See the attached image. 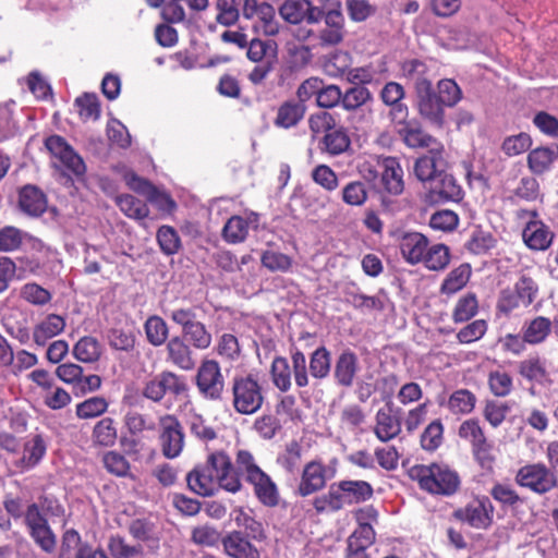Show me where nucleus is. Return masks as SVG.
<instances>
[{
	"instance_id": "obj_1",
	"label": "nucleus",
	"mask_w": 558,
	"mask_h": 558,
	"mask_svg": "<svg viewBox=\"0 0 558 558\" xmlns=\"http://www.w3.org/2000/svg\"><path fill=\"white\" fill-rule=\"evenodd\" d=\"M373 496V487L365 481H340L329 486L326 494L316 497L313 506L318 513L336 512L345 506L360 504Z\"/></svg>"
},
{
	"instance_id": "obj_2",
	"label": "nucleus",
	"mask_w": 558,
	"mask_h": 558,
	"mask_svg": "<svg viewBox=\"0 0 558 558\" xmlns=\"http://www.w3.org/2000/svg\"><path fill=\"white\" fill-rule=\"evenodd\" d=\"M409 476L416 481L420 488L432 494L450 496L460 486L458 474L446 465L417 464L409 470Z\"/></svg>"
},
{
	"instance_id": "obj_3",
	"label": "nucleus",
	"mask_w": 558,
	"mask_h": 558,
	"mask_svg": "<svg viewBox=\"0 0 558 558\" xmlns=\"http://www.w3.org/2000/svg\"><path fill=\"white\" fill-rule=\"evenodd\" d=\"M231 392L232 407L239 414H254L264 403L263 386L251 374L234 376L231 383Z\"/></svg>"
},
{
	"instance_id": "obj_4",
	"label": "nucleus",
	"mask_w": 558,
	"mask_h": 558,
	"mask_svg": "<svg viewBox=\"0 0 558 558\" xmlns=\"http://www.w3.org/2000/svg\"><path fill=\"white\" fill-rule=\"evenodd\" d=\"M538 294V286L535 280L525 275H520L513 287H507L500 290L496 308L498 312L509 315L520 306H530Z\"/></svg>"
},
{
	"instance_id": "obj_5",
	"label": "nucleus",
	"mask_w": 558,
	"mask_h": 558,
	"mask_svg": "<svg viewBox=\"0 0 558 558\" xmlns=\"http://www.w3.org/2000/svg\"><path fill=\"white\" fill-rule=\"evenodd\" d=\"M514 482L536 495H545L558 487V475L543 462L527 463L517 471Z\"/></svg>"
},
{
	"instance_id": "obj_6",
	"label": "nucleus",
	"mask_w": 558,
	"mask_h": 558,
	"mask_svg": "<svg viewBox=\"0 0 558 558\" xmlns=\"http://www.w3.org/2000/svg\"><path fill=\"white\" fill-rule=\"evenodd\" d=\"M458 436L471 445L472 453L482 468L492 469L495 461L494 446L487 439L478 420L463 421L458 428Z\"/></svg>"
},
{
	"instance_id": "obj_7",
	"label": "nucleus",
	"mask_w": 558,
	"mask_h": 558,
	"mask_svg": "<svg viewBox=\"0 0 558 558\" xmlns=\"http://www.w3.org/2000/svg\"><path fill=\"white\" fill-rule=\"evenodd\" d=\"M195 384L201 396L210 401L221 400L225 377L216 360H203L195 375Z\"/></svg>"
},
{
	"instance_id": "obj_8",
	"label": "nucleus",
	"mask_w": 558,
	"mask_h": 558,
	"mask_svg": "<svg viewBox=\"0 0 558 558\" xmlns=\"http://www.w3.org/2000/svg\"><path fill=\"white\" fill-rule=\"evenodd\" d=\"M187 390L189 387L183 377L173 372L163 371L144 384L142 395L153 402H160L167 392L178 397L186 393Z\"/></svg>"
},
{
	"instance_id": "obj_9",
	"label": "nucleus",
	"mask_w": 558,
	"mask_h": 558,
	"mask_svg": "<svg viewBox=\"0 0 558 558\" xmlns=\"http://www.w3.org/2000/svg\"><path fill=\"white\" fill-rule=\"evenodd\" d=\"M495 508L488 497L472 499L465 507L454 511V517L475 529H487L494 520Z\"/></svg>"
},
{
	"instance_id": "obj_10",
	"label": "nucleus",
	"mask_w": 558,
	"mask_h": 558,
	"mask_svg": "<svg viewBox=\"0 0 558 558\" xmlns=\"http://www.w3.org/2000/svg\"><path fill=\"white\" fill-rule=\"evenodd\" d=\"M368 517L375 513L373 508L365 511L357 512V520L360 524L357 529L349 536L344 558H371L367 554V548L371 547L375 541V531L369 523L362 522L363 514Z\"/></svg>"
},
{
	"instance_id": "obj_11",
	"label": "nucleus",
	"mask_w": 558,
	"mask_h": 558,
	"mask_svg": "<svg viewBox=\"0 0 558 558\" xmlns=\"http://www.w3.org/2000/svg\"><path fill=\"white\" fill-rule=\"evenodd\" d=\"M333 475L335 471L330 470L322 461H310L303 468L296 492L302 497L315 494L325 488L327 482L331 480Z\"/></svg>"
},
{
	"instance_id": "obj_12",
	"label": "nucleus",
	"mask_w": 558,
	"mask_h": 558,
	"mask_svg": "<svg viewBox=\"0 0 558 558\" xmlns=\"http://www.w3.org/2000/svg\"><path fill=\"white\" fill-rule=\"evenodd\" d=\"M45 146L53 158L75 175H82L85 170L83 159L73 150V148L60 135H51L46 138Z\"/></svg>"
},
{
	"instance_id": "obj_13",
	"label": "nucleus",
	"mask_w": 558,
	"mask_h": 558,
	"mask_svg": "<svg viewBox=\"0 0 558 558\" xmlns=\"http://www.w3.org/2000/svg\"><path fill=\"white\" fill-rule=\"evenodd\" d=\"M537 214L532 213V219L526 222L522 231L524 244L532 251H546L553 244L555 233L542 220L536 219Z\"/></svg>"
},
{
	"instance_id": "obj_14",
	"label": "nucleus",
	"mask_w": 558,
	"mask_h": 558,
	"mask_svg": "<svg viewBox=\"0 0 558 558\" xmlns=\"http://www.w3.org/2000/svg\"><path fill=\"white\" fill-rule=\"evenodd\" d=\"M161 449L165 457L169 459L177 458L184 446V434L180 422L172 415H167L161 420Z\"/></svg>"
},
{
	"instance_id": "obj_15",
	"label": "nucleus",
	"mask_w": 558,
	"mask_h": 558,
	"mask_svg": "<svg viewBox=\"0 0 558 558\" xmlns=\"http://www.w3.org/2000/svg\"><path fill=\"white\" fill-rule=\"evenodd\" d=\"M425 187L428 190V198L433 203L459 202L463 197V190L457 180L444 171Z\"/></svg>"
},
{
	"instance_id": "obj_16",
	"label": "nucleus",
	"mask_w": 558,
	"mask_h": 558,
	"mask_svg": "<svg viewBox=\"0 0 558 558\" xmlns=\"http://www.w3.org/2000/svg\"><path fill=\"white\" fill-rule=\"evenodd\" d=\"M166 361L185 372L193 371L196 366L192 347L180 336H174L167 342Z\"/></svg>"
},
{
	"instance_id": "obj_17",
	"label": "nucleus",
	"mask_w": 558,
	"mask_h": 558,
	"mask_svg": "<svg viewBox=\"0 0 558 558\" xmlns=\"http://www.w3.org/2000/svg\"><path fill=\"white\" fill-rule=\"evenodd\" d=\"M242 531H231L221 538L223 553L230 558H259V550Z\"/></svg>"
},
{
	"instance_id": "obj_18",
	"label": "nucleus",
	"mask_w": 558,
	"mask_h": 558,
	"mask_svg": "<svg viewBox=\"0 0 558 558\" xmlns=\"http://www.w3.org/2000/svg\"><path fill=\"white\" fill-rule=\"evenodd\" d=\"M401 429V420L391 404H386L376 412L373 432L380 441L387 442L395 439Z\"/></svg>"
},
{
	"instance_id": "obj_19",
	"label": "nucleus",
	"mask_w": 558,
	"mask_h": 558,
	"mask_svg": "<svg viewBox=\"0 0 558 558\" xmlns=\"http://www.w3.org/2000/svg\"><path fill=\"white\" fill-rule=\"evenodd\" d=\"M417 96V110L421 117L430 123L441 126L444 123L445 105L440 101L433 88L427 90L426 86H421Z\"/></svg>"
},
{
	"instance_id": "obj_20",
	"label": "nucleus",
	"mask_w": 558,
	"mask_h": 558,
	"mask_svg": "<svg viewBox=\"0 0 558 558\" xmlns=\"http://www.w3.org/2000/svg\"><path fill=\"white\" fill-rule=\"evenodd\" d=\"M403 125L399 130V135L408 147L426 148L428 151H437L442 145L435 137L427 134L416 122H401Z\"/></svg>"
},
{
	"instance_id": "obj_21",
	"label": "nucleus",
	"mask_w": 558,
	"mask_h": 558,
	"mask_svg": "<svg viewBox=\"0 0 558 558\" xmlns=\"http://www.w3.org/2000/svg\"><path fill=\"white\" fill-rule=\"evenodd\" d=\"M126 185L134 192L145 196L151 203H158L160 206L172 209L175 203L169 195L160 192L149 181L138 177L135 172H126L124 174Z\"/></svg>"
},
{
	"instance_id": "obj_22",
	"label": "nucleus",
	"mask_w": 558,
	"mask_h": 558,
	"mask_svg": "<svg viewBox=\"0 0 558 558\" xmlns=\"http://www.w3.org/2000/svg\"><path fill=\"white\" fill-rule=\"evenodd\" d=\"M360 372L357 355L350 349L343 350L337 357L333 367V378L338 386L350 388Z\"/></svg>"
},
{
	"instance_id": "obj_23",
	"label": "nucleus",
	"mask_w": 558,
	"mask_h": 558,
	"mask_svg": "<svg viewBox=\"0 0 558 558\" xmlns=\"http://www.w3.org/2000/svg\"><path fill=\"white\" fill-rule=\"evenodd\" d=\"M518 374L529 383L538 385L551 384L547 362L539 354H531L520 361L517 366Z\"/></svg>"
},
{
	"instance_id": "obj_24",
	"label": "nucleus",
	"mask_w": 558,
	"mask_h": 558,
	"mask_svg": "<svg viewBox=\"0 0 558 558\" xmlns=\"http://www.w3.org/2000/svg\"><path fill=\"white\" fill-rule=\"evenodd\" d=\"M381 171V184L391 195H400L404 190L403 170L395 157H378Z\"/></svg>"
},
{
	"instance_id": "obj_25",
	"label": "nucleus",
	"mask_w": 558,
	"mask_h": 558,
	"mask_svg": "<svg viewBox=\"0 0 558 558\" xmlns=\"http://www.w3.org/2000/svg\"><path fill=\"white\" fill-rule=\"evenodd\" d=\"M444 145L437 151H428L427 155L420 157L414 165V173L416 178L429 185L438 174L442 172L445 166Z\"/></svg>"
},
{
	"instance_id": "obj_26",
	"label": "nucleus",
	"mask_w": 558,
	"mask_h": 558,
	"mask_svg": "<svg viewBox=\"0 0 558 558\" xmlns=\"http://www.w3.org/2000/svg\"><path fill=\"white\" fill-rule=\"evenodd\" d=\"M253 486L257 500L266 507H276L279 504V490L276 483L263 470L246 478Z\"/></svg>"
},
{
	"instance_id": "obj_27",
	"label": "nucleus",
	"mask_w": 558,
	"mask_h": 558,
	"mask_svg": "<svg viewBox=\"0 0 558 558\" xmlns=\"http://www.w3.org/2000/svg\"><path fill=\"white\" fill-rule=\"evenodd\" d=\"M428 246V239L420 232L404 233L399 243L404 260L410 265L422 263Z\"/></svg>"
},
{
	"instance_id": "obj_28",
	"label": "nucleus",
	"mask_w": 558,
	"mask_h": 558,
	"mask_svg": "<svg viewBox=\"0 0 558 558\" xmlns=\"http://www.w3.org/2000/svg\"><path fill=\"white\" fill-rule=\"evenodd\" d=\"M305 112V104L294 99L286 100L277 108L274 125L284 130L295 128L303 120Z\"/></svg>"
},
{
	"instance_id": "obj_29",
	"label": "nucleus",
	"mask_w": 558,
	"mask_h": 558,
	"mask_svg": "<svg viewBox=\"0 0 558 558\" xmlns=\"http://www.w3.org/2000/svg\"><path fill=\"white\" fill-rule=\"evenodd\" d=\"M64 328L65 320L62 316L49 314L34 326L32 338L36 345L44 347L50 339L60 335Z\"/></svg>"
},
{
	"instance_id": "obj_30",
	"label": "nucleus",
	"mask_w": 558,
	"mask_h": 558,
	"mask_svg": "<svg viewBox=\"0 0 558 558\" xmlns=\"http://www.w3.org/2000/svg\"><path fill=\"white\" fill-rule=\"evenodd\" d=\"M231 520L235 525L245 531V535L254 541H264L266 538L265 530L262 522L254 517L252 509L243 507H234L230 512Z\"/></svg>"
},
{
	"instance_id": "obj_31",
	"label": "nucleus",
	"mask_w": 558,
	"mask_h": 558,
	"mask_svg": "<svg viewBox=\"0 0 558 558\" xmlns=\"http://www.w3.org/2000/svg\"><path fill=\"white\" fill-rule=\"evenodd\" d=\"M381 100L385 105L391 107L390 116L393 120L402 122L407 119L409 110L401 100L404 97L403 86L397 82L387 83L380 93Z\"/></svg>"
},
{
	"instance_id": "obj_32",
	"label": "nucleus",
	"mask_w": 558,
	"mask_h": 558,
	"mask_svg": "<svg viewBox=\"0 0 558 558\" xmlns=\"http://www.w3.org/2000/svg\"><path fill=\"white\" fill-rule=\"evenodd\" d=\"M20 209L32 217H38L47 208L46 195L34 185H26L19 193Z\"/></svg>"
},
{
	"instance_id": "obj_33",
	"label": "nucleus",
	"mask_w": 558,
	"mask_h": 558,
	"mask_svg": "<svg viewBox=\"0 0 558 558\" xmlns=\"http://www.w3.org/2000/svg\"><path fill=\"white\" fill-rule=\"evenodd\" d=\"M558 158V145L542 146L532 149L527 155V167L535 174L548 171Z\"/></svg>"
},
{
	"instance_id": "obj_34",
	"label": "nucleus",
	"mask_w": 558,
	"mask_h": 558,
	"mask_svg": "<svg viewBox=\"0 0 558 558\" xmlns=\"http://www.w3.org/2000/svg\"><path fill=\"white\" fill-rule=\"evenodd\" d=\"M476 403V397L468 389H458L453 391L447 400L439 401L440 407H445L452 415L470 414Z\"/></svg>"
},
{
	"instance_id": "obj_35",
	"label": "nucleus",
	"mask_w": 558,
	"mask_h": 558,
	"mask_svg": "<svg viewBox=\"0 0 558 558\" xmlns=\"http://www.w3.org/2000/svg\"><path fill=\"white\" fill-rule=\"evenodd\" d=\"M47 450L46 441L39 434L33 435L23 448V454L17 462L22 470H29L36 466L44 458Z\"/></svg>"
},
{
	"instance_id": "obj_36",
	"label": "nucleus",
	"mask_w": 558,
	"mask_h": 558,
	"mask_svg": "<svg viewBox=\"0 0 558 558\" xmlns=\"http://www.w3.org/2000/svg\"><path fill=\"white\" fill-rule=\"evenodd\" d=\"M553 329V323L549 318L537 316L526 322L522 327L524 340L532 345L543 343Z\"/></svg>"
},
{
	"instance_id": "obj_37",
	"label": "nucleus",
	"mask_w": 558,
	"mask_h": 558,
	"mask_svg": "<svg viewBox=\"0 0 558 558\" xmlns=\"http://www.w3.org/2000/svg\"><path fill=\"white\" fill-rule=\"evenodd\" d=\"M189 487L201 496H211L216 490V478L205 466L194 469L186 476Z\"/></svg>"
},
{
	"instance_id": "obj_38",
	"label": "nucleus",
	"mask_w": 558,
	"mask_h": 558,
	"mask_svg": "<svg viewBox=\"0 0 558 558\" xmlns=\"http://www.w3.org/2000/svg\"><path fill=\"white\" fill-rule=\"evenodd\" d=\"M402 74L404 77L413 82L416 94L420 93L421 86H426L427 90L433 88L428 68L420 60L413 59L403 62Z\"/></svg>"
},
{
	"instance_id": "obj_39",
	"label": "nucleus",
	"mask_w": 558,
	"mask_h": 558,
	"mask_svg": "<svg viewBox=\"0 0 558 558\" xmlns=\"http://www.w3.org/2000/svg\"><path fill=\"white\" fill-rule=\"evenodd\" d=\"M472 269L469 264H461L453 268L444 279L440 293L452 295L462 290L471 278Z\"/></svg>"
},
{
	"instance_id": "obj_40",
	"label": "nucleus",
	"mask_w": 558,
	"mask_h": 558,
	"mask_svg": "<svg viewBox=\"0 0 558 558\" xmlns=\"http://www.w3.org/2000/svg\"><path fill=\"white\" fill-rule=\"evenodd\" d=\"M102 347L94 337H83L73 347L74 357L82 363H94L99 360Z\"/></svg>"
},
{
	"instance_id": "obj_41",
	"label": "nucleus",
	"mask_w": 558,
	"mask_h": 558,
	"mask_svg": "<svg viewBox=\"0 0 558 558\" xmlns=\"http://www.w3.org/2000/svg\"><path fill=\"white\" fill-rule=\"evenodd\" d=\"M478 312V301L475 293L469 292L461 296L452 311V320L457 324L473 318Z\"/></svg>"
},
{
	"instance_id": "obj_42",
	"label": "nucleus",
	"mask_w": 558,
	"mask_h": 558,
	"mask_svg": "<svg viewBox=\"0 0 558 558\" xmlns=\"http://www.w3.org/2000/svg\"><path fill=\"white\" fill-rule=\"evenodd\" d=\"M250 229V221L241 216H232L222 229V236L228 243L243 242Z\"/></svg>"
},
{
	"instance_id": "obj_43",
	"label": "nucleus",
	"mask_w": 558,
	"mask_h": 558,
	"mask_svg": "<svg viewBox=\"0 0 558 558\" xmlns=\"http://www.w3.org/2000/svg\"><path fill=\"white\" fill-rule=\"evenodd\" d=\"M450 257L449 247L445 244L438 243L430 247L427 246L422 263H424L425 267L429 270L438 271L445 269L449 265Z\"/></svg>"
},
{
	"instance_id": "obj_44",
	"label": "nucleus",
	"mask_w": 558,
	"mask_h": 558,
	"mask_svg": "<svg viewBox=\"0 0 558 558\" xmlns=\"http://www.w3.org/2000/svg\"><path fill=\"white\" fill-rule=\"evenodd\" d=\"M183 336L189 341V344L196 350H206L213 342L210 331L201 322L191 324V326L183 331Z\"/></svg>"
},
{
	"instance_id": "obj_45",
	"label": "nucleus",
	"mask_w": 558,
	"mask_h": 558,
	"mask_svg": "<svg viewBox=\"0 0 558 558\" xmlns=\"http://www.w3.org/2000/svg\"><path fill=\"white\" fill-rule=\"evenodd\" d=\"M255 19V27L264 35L275 36L279 33V22L276 19V11L271 4L262 2V8Z\"/></svg>"
},
{
	"instance_id": "obj_46",
	"label": "nucleus",
	"mask_w": 558,
	"mask_h": 558,
	"mask_svg": "<svg viewBox=\"0 0 558 558\" xmlns=\"http://www.w3.org/2000/svg\"><path fill=\"white\" fill-rule=\"evenodd\" d=\"M116 202L121 211L130 218L142 220L149 214L147 205L131 194L120 195Z\"/></svg>"
},
{
	"instance_id": "obj_47",
	"label": "nucleus",
	"mask_w": 558,
	"mask_h": 558,
	"mask_svg": "<svg viewBox=\"0 0 558 558\" xmlns=\"http://www.w3.org/2000/svg\"><path fill=\"white\" fill-rule=\"evenodd\" d=\"M323 144L328 154L337 156L344 153L350 147L351 141L343 128H339L332 129L326 133Z\"/></svg>"
},
{
	"instance_id": "obj_48",
	"label": "nucleus",
	"mask_w": 558,
	"mask_h": 558,
	"mask_svg": "<svg viewBox=\"0 0 558 558\" xmlns=\"http://www.w3.org/2000/svg\"><path fill=\"white\" fill-rule=\"evenodd\" d=\"M487 381L490 392L496 397H507L513 389L512 376L502 369L492 371Z\"/></svg>"
},
{
	"instance_id": "obj_49",
	"label": "nucleus",
	"mask_w": 558,
	"mask_h": 558,
	"mask_svg": "<svg viewBox=\"0 0 558 558\" xmlns=\"http://www.w3.org/2000/svg\"><path fill=\"white\" fill-rule=\"evenodd\" d=\"M117 437V428L114 426V421L111 417H104L98 421L93 429V439L100 446H113Z\"/></svg>"
},
{
	"instance_id": "obj_50",
	"label": "nucleus",
	"mask_w": 558,
	"mask_h": 558,
	"mask_svg": "<svg viewBox=\"0 0 558 558\" xmlns=\"http://www.w3.org/2000/svg\"><path fill=\"white\" fill-rule=\"evenodd\" d=\"M271 378L274 385L280 391H288L291 388V369L286 357L277 356L271 363Z\"/></svg>"
},
{
	"instance_id": "obj_51",
	"label": "nucleus",
	"mask_w": 558,
	"mask_h": 558,
	"mask_svg": "<svg viewBox=\"0 0 558 558\" xmlns=\"http://www.w3.org/2000/svg\"><path fill=\"white\" fill-rule=\"evenodd\" d=\"M373 99L372 93L364 86H354L342 94L341 106L344 110L365 107Z\"/></svg>"
},
{
	"instance_id": "obj_52",
	"label": "nucleus",
	"mask_w": 558,
	"mask_h": 558,
	"mask_svg": "<svg viewBox=\"0 0 558 558\" xmlns=\"http://www.w3.org/2000/svg\"><path fill=\"white\" fill-rule=\"evenodd\" d=\"M330 352L325 347L317 348L310 359V373L314 378H326L330 372Z\"/></svg>"
},
{
	"instance_id": "obj_53",
	"label": "nucleus",
	"mask_w": 558,
	"mask_h": 558,
	"mask_svg": "<svg viewBox=\"0 0 558 558\" xmlns=\"http://www.w3.org/2000/svg\"><path fill=\"white\" fill-rule=\"evenodd\" d=\"M145 332L148 342L154 347H159L166 342L169 329L161 317L151 316L145 323Z\"/></svg>"
},
{
	"instance_id": "obj_54",
	"label": "nucleus",
	"mask_w": 558,
	"mask_h": 558,
	"mask_svg": "<svg viewBox=\"0 0 558 558\" xmlns=\"http://www.w3.org/2000/svg\"><path fill=\"white\" fill-rule=\"evenodd\" d=\"M190 433L202 441H209L217 437L215 429L207 425L203 415L190 412L186 420Z\"/></svg>"
},
{
	"instance_id": "obj_55",
	"label": "nucleus",
	"mask_w": 558,
	"mask_h": 558,
	"mask_svg": "<svg viewBox=\"0 0 558 558\" xmlns=\"http://www.w3.org/2000/svg\"><path fill=\"white\" fill-rule=\"evenodd\" d=\"M307 11L308 0H287L279 10L282 19L292 24L304 21Z\"/></svg>"
},
{
	"instance_id": "obj_56",
	"label": "nucleus",
	"mask_w": 558,
	"mask_h": 558,
	"mask_svg": "<svg viewBox=\"0 0 558 558\" xmlns=\"http://www.w3.org/2000/svg\"><path fill=\"white\" fill-rule=\"evenodd\" d=\"M108 402L104 397H92L76 404V415L82 420L94 418L104 414Z\"/></svg>"
},
{
	"instance_id": "obj_57",
	"label": "nucleus",
	"mask_w": 558,
	"mask_h": 558,
	"mask_svg": "<svg viewBox=\"0 0 558 558\" xmlns=\"http://www.w3.org/2000/svg\"><path fill=\"white\" fill-rule=\"evenodd\" d=\"M495 243L496 241L490 233L477 230L472 233L464 247L474 255H483L493 248Z\"/></svg>"
},
{
	"instance_id": "obj_58",
	"label": "nucleus",
	"mask_w": 558,
	"mask_h": 558,
	"mask_svg": "<svg viewBox=\"0 0 558 558\" xmlns=\"http://www.w3.org/2000/svg\"><path fill=\"white\" fill-rule=\"evenodd\" d=\"M246 54L255 63L263 62L265 58L267 60L269 57L274 59L276 56V44L272 40L253 39L248 44Z\"/></svg>"
},
{
	"instance_id": "obj_59",
	"label": "nucleus",
	"mask_w": 558,
	"mask_h": 558,
	"mask_svg": "<svg viewBox=\"0 0 558 558\" xmlns=\"http://www.w3.org/2000/svg\"><path fill=\"white\" fill-rule=\"evenodd\" d=\"M75 106L78 108V114L82 120H97L100 116V105L95 94H84L75 99Z\"/></svg>"
},
{
	"instance_id": "obj_60",
	"label": "nucleus",
	"mask_w": 558,
	"mask_h": 558,
	"mask_svg": "<svg viewBox=\"0 0 558 558\" xmlns=\"http://www.w3.org/2000/svg\"><path fill=\"white\" fill-rule=\"evenodd\" d=\"M20 296L26 302L37 306L46 305L52 298L47 289L35 282L25 283L20 290Z\"/></svg>"
},
{
	"instance_id": "obj_61",
	"label": "nucleus",
	"mask_w": 558,
	"mask_h": 558,
	"mask_svg": "<svg viewBox=\"0 0 558 558\" xmlns=\"http://www.w3.org/2000/svg\"><path fill=\"white\" fill-rule=\"evenodd\" d=\"M262 265L270 271H288L292 266V258L281 252L267 250L260 256Z\"/></svg>"
},
{
	"instance_id": "obj_62",
	"label": "nucleus",
	"mask_w": 558,
	"mask_h": 558,
	"mask_svg": "<svg viewBox=\"0 0 558 558\" xmlns=\"http://www.w3.org/2000/svg\"><path fill=\"white\" fill-rule=\"evenodd\" d=\"M341 194L342 201L350 206H362L368 198V192L362 181L349 182Z\"/></svg>"
},
{
	"instance_id": "obj_63",
	"label": "nucleus",
	"mask_w": 558,
	"mask_h": 558,
	"mask_svg": "<svg viewBox=\"0 0 558 558\" xmlns=\"http://www.w3.org/2000/svg\"><path fill=\"white\" fill-rule=\"evenodd\" d=\"M444 426L440 420H434L424 429L421 445L424 450L433 451L442 442Z\"/></svg>"
},
{
	"instance_id": "obj_64",
	"label": "nucleus",
	"mask_w": 558,
	"mask_h": 558,
	"mask_svg": "<svg viewBox=\"0 0 558 558\" xmlns=\"http://www.w3.org/2000/svg\"><path fill=\"white\" fill-rule=\"evenodd\" d=\"M532 145V138L527 133L521 132L504 140L501 149L509 156L514 157L525 153Z\"/></svg>"
}]
</instances>
